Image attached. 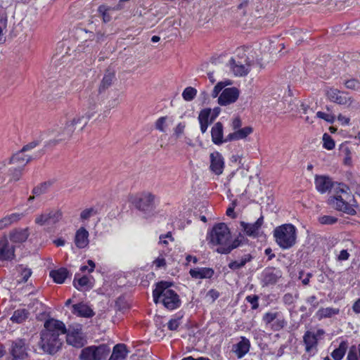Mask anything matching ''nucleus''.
I'll list each match as a JSON object with an SVG mask.
<instances>
[{"label":"nucleus","mask_w":360,"mask_h":360,"mask_svg":"<svg viewBox=\"0 0 360 360\" xmlns=\"http://www.w3.org/2000/svg\"><path fill=\"white\" fill-rule=\"evenodd\" d=\"M127 355V348L124 344H118L113 348L112 354L109 360H123Z\"/></svg>","instance_id":"c756f323"},{"label":"nucleus","mask_w":360,"mask_h":360,"mask_svg":"<svg viewBox=\"0 0 360 360\" xmlns=\"http://www.w3.org/2000/svg\"><path fill=\"white\" fill-rule=\"evenodd\" d=\"M212 141L216 145H221L223 143L227 142L224 139L223 135V125L221 122H217L212 128L211 130Z\"/></svg>","instance_id":"4be33fe9"},{"label":"nucleus","mask_w":360,"mask_h":360,"mask_svg":"<svg viewBox=\"0 0 360 360\" xmlns=\"http://www.w3.org/2000/svg\"><path fill=\"white\" fill-rule=\"evenodd\" d=\"M38 144L39 142L34 141L24 146L20 150L11 158L10 164L19 168H24L29 162L39 155V153L34 152V149Z\"/></svg>","instance_id":"423d86ee"},{"label":"nucleus","mask_w":360,"mask_h":360,"mask_svg":"<svg viewBox=\"0 0 360 360\" xmlns=\"http://www.w3.org/2000/svg\"><path fill=\"white\" fill-rule=\"evenodd\" d=\"M29 236L27 229L16 230L11 233V239L15 243H22L27 240Z\"/></svg>","instance_id":"473e14b6"},{"label":"nucleus","mask_w":360,"mask_h":360,"mask_svg":"<svg viewBox=\"0 0 360 360\" xmlns=\"http://www.w3.org/2000/svg\"><path fill=\"white\" fill-rule=\"evenodd\" d=\"M315 185L319 192L325 193L330 191L335 186V184L328 176H316L315 177Z\"/></svg>","instance_id":"6ab92c4d"},{"label":"nucleus","mask_w":360,"mask_h":360,"mask_svg":"<svg viewBox=\"0 0 360 360\" xmlns=\"http://www.w3.org/2000/svg\"><path fill=\"white\" fill-rule=\"evenodd\" d=\"M253 129L251 127L240 128L232 133H230L226 138V141H238L245 139L248 136L252 134Z\"/></svg>","instance_id":"aec40b11"},{"label":"nucleus","mask_w":360,"mask_h":360,"mask_svg":"<svg viewBox=\"0 0 360 360\" xmlns=\"http://www.w3.org/2000/svg\"><path fill=\"white\" fill-rule=\"evenodd\" d=\"M62 217L59 210H51L39 214L35 218V223L39 226H52L58 222Z\"/></svg>","instance_id":"f8f14e48"},{"label":"nucleus","mask_w":360,"mask_h":360,"mask_svg":"<svg viewBox=\"0 0 360 360\" xmlns=\"http://www.w3.org/2000/svg\"><path fill=\"white\" fill-rule=\"evenodd\" d=\"M352 309L353 311L356 313V314H359L360 313V298L358 299L353 304L352 306Z\"/></svg>","instance_id":"0e129e2a"},{"label":"nucleus","mask_w":360,"mask_h":360,"mask_svg":"<svg viewBox=\"0 0 360 360\" xmlns=\"http://www.w3.org/2000/svg\"><path fill=\"white\" fill-rule=\"evenodd\" d=\"M155 128L161 132H165L167 128V117H161L155 122Z\"/></svg>","instance_id":"37998d69"},{"label":"nucleus","mask_w":360,"mask_h":360,"mask_svg":"<svg viewBox=\"0 0 360 360\" xmlns=\"http://www.w3.org/2000/svg\"><path fill=\"white\" fill-rule=\"evenodd\" d=\"M11 354L14 359H23L26 355L25 343L22 340H18L11 346Z\"/></svg>","instance_id":"412c9836"},{"label":"nucleus","mask_w":360,"mask_h":360,"mask_svg":"<svg viewBox=\"0 0 360 360\" xmlns=\"http://www.w3.org/2000/svg\"><path fill=\"white\" fill-rule=\"evenodd\" d=\"M210 157V168L217 175L222 174L224 167V162L222 155L219 152L212 153Z\"/></svg>","instance_id":"a211bd4d"},{"label":"nucleus","mask_w":360,"mask_h":360,"mask_svg":"<svg viewBox=\"0 0 360 360\" xmlns=\"http://www.w3.org/2000/svg\"><path fill=\"white\" fill-rule=\"evenodd\" d=\"M95 114L96 112L90 110L82 115H77L67 120L63 126L49 131L43 138L44 146L51 147L68 141L75 134L81 132Z\"/></svg>","instance_id":"f257e3e1"},{"label":"nucleus","mask_w":360,"mask_h":360,"mask_svg":"<svg viewBox=\"0 0 360 360\" xmlns=\"http://www.w3.org/2000/svg\"><path fill=\"white\" fill-rule=\"evenodd\" d=\"M274 237L281 248L289 249L296 243V229L291 224L278 226L274 231Z\"/></svg>","instance_id":"39448f33"},{"label":"nucleus","mask_w":360,"mask_h":360,"mask_svg":"<svg viewBox=\"0 0 360 360\" xmlns=\"http://www.w3.org/2000/svg\"><path fill=\"white\" fill-rule=\"evenodd\" d=\"M189 273L193 278L202 279L211 278L214 274V271L211 268H197L191 269Z\"/></svg>","instance_id":"a878e982"},{"label":"nucleus","mask_w":360,"mask_h":360,"mask_svg":"<svg viewBox=\"0 0 360 360\" xmlns=\"http://www.w3.org/2000/svg\"><path fill=\"white\" fill-rule=\"evenodd\" d=\"M239 96V91L236 87L225 89L218 98L221 105H227L235 103Z\"/></svg>","instance_id":"f3484780"},{"label":"nucleus","mask_w":360,"mask_h":360,"mask_svg":"<svg viewBox=\"0 0 360 360\" xmlns=\"http://www.w3.org/2000/svg\"><path fill=\"white\" fill-rule=\"evenodd\" d=\"M327 98L332 102L342 105L349 106L352 104L354 99L348 94L342 92L337 89L330 88L326 91Z\"/></svg>","instance_id":"ddd939ff"},{"label":"nucleus","mask_w":360,"mask_h":360,"mask_svg":"<svg viewBox=\"0 0 360 360\" xmlns=\"http://www.w3.org/2000/svg\"><path fill=\"white\" fill-rule=\"evenodd\" d=\"M347 359V360H359L356 354L352 351L348 353Z\"/></svg>","instance_id":"774afa93"},{"label":"nucleus","mask_w":360,"mask_h":360,"mask_svg":"<svg viewBox=\"0 0 360 360\" xmlns=\"http://www.w3.org/2000/svg\"><path fill=\"white\" fill-rule=\"evenodd\" d=\"M22 169L23 168H19L15 165H12V167L10 168L12 179L15 181L19 180L21 176Z\"/></svg>","instance_id":"c03bdc74"},{"label":"nucleus","mask_w":360,"mask_h":360,"mask_svg":"<svg viewBox=\"0 0 360 360\" xmlns=\"http://www.w3.org/2000/svg\"><path fill=\"white\" fill-rule=\"evenodd\" d=\"M197 94V90L191 86L186 87L183 93L182 96L185 101H192Z\"/></svg>","instance_id":"58836bf2"},{"label":"nucleus","mask_w":360,"mask_h":360,"mask_svg":"<svg viewBox=\"0 0 360 360\" xmlns=\"http://www.w3.org/2000/svg\"><path fill=\"white\" fill-rule=\"evenodd\" d=\"M115 77V74L111 72H107L104 76L101 82L100 86H99V91L101 92L106 89H108L113 82Z\"/></svg>","instance_id":"f704fd0d"},{"label":"nucleus","mask_w":360,"mask_h":360,"mask_svg":"<svg viewBox=\"0 0 360 360\" xmlns=\"http://www.w3.org/2000/svg\"><path fill=\"white\" fill-rule=\"evenodd\" d=\"M28 317V311L25 309H18L14 311L11 319L13 322L22 323Z\"/></svg>","instance_id":"c9c22d12"},{"label":"nucleus","mask_w":360,"mask_h":360,"mask_svg":"<svg viewBox=\"0 0 360 360\" xmlns=\"http://www.w3.org/2000/svg\"><path fill=\"white\" fill-rule=\"evenodd\" d=\"M345 85L347 89H357L360 86L359 82L356 79H349L345 82Z\"/></svg>","instance_id":"8fccbe9b"},{"label":"nucleus","mask_w":360,"mask_h":360,"mask_svg":"<svg viewBox=\"0 0 360 360\" xmlns=\"http://www.w3.org/2000/svg\"><path fill=\"white\" fill-rule=\"evenodd\" d=\"M258 296L257 295H252V296H248L246 297V300L248 302H250L252 304V308L255 309L258 307Z\"/></svg>","instance_id":"603ef678"},{"label":"nucleus","mask_w":360,"mask_h":360,"mask_svg":"<svg viewBox=\"0 0 360 360\" xmlns=\"http://www.w3.org/2000/svg\"><path fill=\"white\" fill-rule=\"evenodd\" d=\"M281 276L282 274L280 270L269 269L264 274L263 281L266 285H273L278 281Z\"/></svg>","instance_id":"b1692460"},{"label":"nucleus","mask_w":360,"mask_h":360,"mask_svg":"<svg viewBox=\"0 0 360 360\" xmlns=\"http://www.w3.org/2000/svg\"><path fill=\"white\" fill-rule=\"evenodd\" d=\"M349 257V253L346 250H342L340 251V254L338 256V260L339 261H345L347 260Z\"/></svg>","instance_id":"052dcab7"},{"label":"nucleus","mask_w":360,"mask_h":360,"mask_svg":"<svg viewBox=\"0 0 360 360\" xmlns=\"http://www.w3.org/2000/svg\"><path fill=\"white\" fill-rule=\"evenodd\" d=\"M65 334H67L66 341L68 345L75 347H82L85 344L84 335L80 325L70 326L68 329H66Z\"/></svg>","instance_id":"9d476101"},{"label":"nucleus","mask_w":360,"mask_h":360,"mask_svg":"<svg viewBox=\"0 0 360 360\" xmlns=\"http://www.w3.org/2000/svg\"><path fill=\"white\" fill-rule=\"evenodd\" d=\"M319 221L321 224L331 225L338 221V218L333 216L324 215L319 218Z\"/></svg>","instance_id":"a19ab883"},{"label":"nucleus","mask_w":360,"mask_h":360,"mask_svg":"<svg viewBox=\"0 0 360 360\" xmlns=\"http://www.w3.org/2000/svg\"><path fill=\"white\" fill-rule=\"evenodd\" d=\"M22 217V214L13 213L10 215L5 217L6 219H8V225H11L14 222L19 221Z\"/></svg>","instance_id":"09e8293b"},{"label":"nucleus","mask_w":360,"mask_h":360,"mask_svg":"<svg viewBox=\"0 0 360 360\" xmlns=\"http://www.w3.org/2000/svg\"><path fill=\"white\" fill-rule=\"evenodd\" d=\"M338 120L340 122H341L342 124L347 125L349 123V118H348L342 115H339L338 117Z\"/></svg>","instance_id":"69168bd1"},{"label":"nucleus","mask_w":360,"mask_h":360,"mask_svg":"<svg viewBox=\"0 0 360 360\" xmlns=\"http://www.w3.org/2000/svg\"><path fill=\"white\" fill-rule=\"evenodd\" d=\"M20 268H21L20 274L22 276V281L23 282H26L28 280V278L30 277V276L32 274V271L30 269L22 268V267H20Z\"/></svg>","instance_id":"3c124183"},{"label":"nucleus","mask_w":360,"mask_h":360,"mask_svg":"<svg viewBox=\"0 0 360 360\" xmlns=\"http://www.w3.org/2000/svg\"><path fill=\"white\" fill-rule=\"evenodd\" d=\"M296 297H297V296H293L290 293H287V294L284 295V296L283 297V300L285 304L290 305V304H292L295 302V300Z\"/></svg>","instance_id":"5fc2aeb1"},{"label":"nucleus","mask_w":360,"mask_h":360,"mask_svg":"<svg viewBox=\"0 0 360 360\" xmlns=\"http://www.w3.org/2000/svg\"><path fill=\"white\" fill-rule=\"evenodd\" d=\"M15 257V247L6 238L0 239V262L11 261Z\"/></svg>","instance_id":"2eb2a0df"},{"label":"nucleus","mask_w":360,"mask_h":360,"mask_svg":"<svg viewBox=\"0 0 360 360\" xmlns=\"http://www.w3.org/2000/svg\"><path fill=\"white\" fill-rule=\"evenodd\" d=\"M242 126V122L240 118L236 117L233 120L231 123L232 129L236 131L238 129H240Z\"/></svg>","instance_id":"680f3d73"},{"label":"nucleus","mask_w":360,"mask_h":360,"mask_svg":"<svg viewBox=\"0 0 360 360\" xmlns=\"http://www.w3.org/2000/svg\"><path fill=\"white\" fill-rule=\"evenodd\" d=\"M231 83L230 82H220L217 83V84L214 86L212 92V96L214 98H216L219 93L222 90L224 87H225L227 85L231 84Z\"/></svg>","instance_id":"a18cd8bd"},{"label":"nucleus","mask_w":360,"mask_h":360,"mask_svg":"<svg viewBox=\"0 0 360 360\" xmlns=\"http://www.w3.org/2000/svg\"><path fill=\"white\" fill-rule=\"evenodd\" d=\"M347 349V344L346 342L343 341L340 342L339 347L331 353V356L334 360H341L345 356Z\"/></svg>","instance_id":"72a5a7b5"},{"label":"nucleus","mask_w":360,"mask_h":360,"mask_svg":"<svg viewBox=\"0 0 360 360\" xmlns=\"http://www.w3.org/2000/svg\"><path fill=\"white\" fill-rule=\"evenodd\" d=\"M98 11L102 13L103 18L105 22H108L110 20V16L107 13L108 8L105 6H99Z\"/></svg>","instance_id":"4d7b16f0"},{"label":"nucleus","mask_w":360,"mask_h":360,"mask_svg":"<svg viewBox=\"0 0 360 360\" xmlns=\"http://www.w3.org/2000/svg\"><path fill=\"white\" fill-rule=\"evenodd\" d=\"M44 328L41 335V348L52 354L60 348L63 341L59 336L66 333V327L62 321L51 319L44 323Z\"/></svg>","instance_id":"f03ea898"},{"label":"nucleus","mask_w":360,"mask_h":360,"mask_svg":"<svg viewBox=\"0 0 360 360\" xmlns=\"http://www.w3.org/2000/svg\"><path fill=\"white\" fill-rule=\"evenodd\" d=\"M75 243L78 248H84L89 244V232L86 229L81 227L75 234Z\"/></svg>","instance_id":"5701e85b"},{"label":"nucleus","mask_w":360,"mask_h":360,"mask_svg":"<svg viewBox=\"0 0 360 360\" xmlns=\"http://www.w3.org/2000/svg\"><path fill=\"white\" fill-rule=\"evenodd\" d=\"M186 125L184 123H179L174 129V135L179 138L184 131Z\"/></svg>","instance_id":"6e6d98bb"},{"label":"nucleus","mask_w":360,"mask_h":360,"mask_svg":"<svg viewBox=\"0 0 360 360\" xmlns=\"http://www.w3.org/2000/svg\"><path fill=\"white\" fill-rule=\"evenodd\" d=\"M94 214V210L93 208L86 209L81 212L80 217L82 219H87L90 217H91Z\"/></svg>","instance_id":"864d4df0"},{"label":"nucleus","mask_w":360,"mask_h":360,"mask_svg":"<svg viewBox=\"0 0 360 360\" xmlns=\"http://www.w3.org/2000/svg\"><path fill=\"white\" fill-rule=\"evenodd\" d=\"M153 264L157 268H160L166 265V262L163 257H158L154 260Z\"/></svg>","instance_id":"e2e57ef3"},{"label":"nucleus","mask_w":360,"mask_h":360,"mask_svg":"<svg viewBox=\"0 0 360 360\" xmlns=\"http://www.w3.org/2000/svg\"><path fill=\"white\" fill-rule=\"evenodd\" d=\"M231 232L224 223L215 225L207 236L208 243L212 245H217V251L221 254H228L232 250L238 247L244 237L239 235L233 241L231 240Z\"/></svg>","instance_id":"7ed1b4c3"},{"label":"nucleus","mask_w":360,"mask_h":360,"mask_svg":"<svg viewBox=\"0 0 360 360\" xmlns=\"http://www.w3.org/2000/svg\"><path fill=\"white\" fill-rule=\"evenodd\" d=\"M211 114L210 109H204L200 111L198 115V120L200 124V130L202 134H204L212 121H209V117Z\"/></svg>","instance_id":"bb28decb"},{"label":"nucleus","mask_w":360,"mask_h":360,"mask_svg":"<svg viewBox=\"0 0 360 360\" xmlns=\"http://www.w3.org/2000/svg\"><path fill=\"white\" fill-rule=\"evenodd\" d=\"M316 300V297L314 295H312L307 299V302L310 303L313 307L315 308L318 306V303L315 302Z\"/></svg>","instance_id":"338daca9"},{"label":"nucleus","mask_w":360,"mask_h":360,"mask_svg":"<svg viewBox=\"0 0 360 360\" xmlns=\"http://www.w3.org/2000/svg\"><path fill=\"white\" fill-rule=\"evenodd\" d=\"M155 196L150 192L137 193L130 197V202L139 211L143 212L146 217L153 214L155 210Z\"/></svg>","instance_id":"0eeeda50"},{"label":"nucleus","mask_w":360,"mask_h":360,"mask_svg":"<svg viewBox=\"0 0 360 360\" xmlns=\"http://www.w3.org/2000/svg\"><path fill=\"white\" fill-rule=\"evenodd\" d=\"M229 65L233 74L239 77L246 75L250 68V63L247 59L242 61L236 58H231L229 61Z\"/></svg>","instance_id":"4468645a"},{"label":"nucleus","mask_w":360,"mask_h":360,"mask_svg":"<svg viewBox=\"0 0 360 360\" xmlns=\"http://www.w3.org/2000/svg\"><path fill=\"white\" fill-rule=\"evenodd\" d=\"M264 223L263 217H260L255 223L240 221V224L244 233L250 237L256 238L259 234L260 229Z\"/></svg>","instance_id":"dca6fc26"},{"label":"nucleus","mask_w":360,"mask_h":360,"mask_svg":"<svg viewBox=\"0 0 360 360\" xmlns=\"http://www.w3.org/2000/svg\"><path fill=\"white\" fill-rule=\"evenodd\" d=\"M74 286L79 290H82L84 289H89L92 287L91 282L90 279L84 276L81 278L77 279L75 277L74 280Z\"/></svg>","instance_id":"2f4dec72"},{"label":"nucleus","mask_w":360,"mask_h":360,"mask_svg":"<svg viewBox=\"0 0 360 360\" xmlns=\"http://www.w3.org/2000/svg\"><path fill=\"white\" fill-rule=\"evenodd\" d=\"M325 333L322 329H319L316 332L307 331L303 336V342L305 345V350L307 353L314 354L317 350L318 340Z\"/></svg>","instance_id":"9b49d317"},{"label":"nucleus","mask_w":360,"mask_h":360,"mask_svg":"<svg viewBox=\"0 0 360 360\" xmlns=\"http://www.w3.org/2000/svg\"><path fill=\"white\" fill-rule=\"evenodd\" d=\"M167 239H169L171 241L173 240V238L170 232H168L166 235H161L160 236V243L161 244L167 245L169 243Z\"/></svg>","instance_id":"bf43d9fd"},{"label":"nucleus","mask_w":360,"mask_h":360,"mask_svg":"<svg viewBox=\"0 0 360 360\" xmlns=\"http://www.w3.org/2000/svg\"><path fill=\"white\" fill-rule=\"evenodd\" d=\"M250 347V341L245 338H242L241 340L236 345L234 352L238 358H242L249 352Z\"/></svg>","instance_id":"cd10ccee"},{"label":"nucleus","mask_w":360,"mask_h":360,"mask_svg":"<svg viewBox=\"0 0 360 360\" xmlns=\"http://www.w3.org/2000/svg\"><path fill=\"white\" fill-rule=\"evenodd\" d=\"M153 296L156 304L161 302L168 309H176L180 304L179 295L168 288L166 282L158 283L153 292Z\"/></svg>","instance_id":"20e7f679"},{"label":"nucleus","mask_w":360,"mask_h":360,"mask_svg":"<svg viewBox=\"0 0 360 360\" xmlns=\"http://www.w3.org/2000/svg\"><path fill=\"white\" fill-rule=\"evenodd\" d=\"M110 352V348L106 345L89 346L82 349L80 360H101L106 357Z\"/></svg>","instance_id":"6e6552de"},{"label":"nucleus","mask_w":360,"mask_h":360,"mask_svg":"<svg viewBox=\"0 0 360 360\" xmlns=\"http://www.w3.org/2000/svg\"><path fill=\"white\" fill-rule=\"evenodd\" d=\"M68 271L65 268H60L56 270H52L49 273L50 277L53 278L56 283H63L68 277Z\"/></svg>","instance_id":"c85d7f7f"},{"label":"nucleus","mask_w":360,"mask_h":360,"mask_svg":"<svg viewBox=\"0 0 360 360\" xmlns=\"http://www.w3.org/2000/svg\"><path fill=\"white\" fill-rule=\"evenodd\" d=\"M339 309L332 307H322L316 311V316L319 320H321L326 318H330L333 316L339 314Z\"/></svg>","instance_id":"7c9ffc66"},{"label":"nucleus","mask_w":360,"mask_h":360,"mask_svg":"<svg viewBox=\"0 0 360 360\" xmlns=\"http://www.w3.org/2000/svg\"><path fill=\"white\" fill-rule=\"evenodd\" d=\"M72 313L77 316L89 318L94 316L93 310L86 304L79 303L72 306Z\"/></svg>","instance_id":"393cba45"},{"label":"nucleus","mask_w":360,"mask_h":360,"mask_svg":"<svg viewBox=\"0 0 360 360\" xmlns=\"http://www.w3.org/2000/svg\"><path fill=\"white\" fill-rule=\"evenodd\" d=\"M181 317L172 319L167 323L168 328L170 330H176L181 323Z\"/></svg>","instance_id":"49530a36"},{"label":"nucleus","mask_w":360,"mask_h":360,"mask_svg":"<svg viewBox=\"0 0 360 360\" xmlns=\"http://www.w3.org/2000/svg\"><path fill=\"white\" fill-rule=\"evenodd\" d=\"M333 187L335 192V195H342V196H352L348 192L349 188L347 186L342 184H337L336 185L335 184Z\"/></svg>","instance_id":"ea45409f"},{"label":"nucleus","mask_w":360,"mask_h":360,"mask_svg":"<svg viewBox=\"0 0 360 360\" xmlns=\"http://www.w3.org/2000/svg\"><path fill=\"white\" fill-rule=\"evenodd\" d=\"M51 186V183L50 181L41 183L33 188L32 193L34 195L37 196L43 195L48 192Z\"/></svg>","instance_id":"4c0bfd02"},{"label":"nucleus","mask_w":360,"mask_h":360,"mask_svg":"<svg viewBox=\"0 0 360 360\" xmlns=\"http://www.w3.org/2000/svg\"><path fill=\"white\" fill-rule=\"evenodd\" d=\"M251 256L246 255L239 260L233 261L229 263V267L233 270H237L245 265V264L251 260Z\"/></svg>","instance_id":"e433bc0d"},{"label":"nucleus","mask_w":360,"mask_h":360,"mask_svg":"<svg viewBox=\"0 0 360 360\" xmlns=\"http://www.w3.org/2000/svg\"><path fill=\"white\" fill-rule=\"evenodd\" d=\"M277 317V313H271V312H268L266 314H264V317H263V320L266 323H270L271 322H272L275 319H276Z\"/></svg>","instance_id":"13d9d810"},{"label":"nucleus","mask_w":360,"mask_h":360,"mask_svg":"<svg viewBox=\"0 0 360 360\" xmlns=\"http://www.w3.org/2000/svg\"><path fill=\"white\" fill-rule=\"evenodd\" d=\"M354 200L353 196H342V195H334L328 199L329 204L337 210L342 211L348 214L354 215L356 210L351 204V200Z\"/></svg>","instance_id":"1a4fd4ad"},{"label":"nucleus","mask_w":360,"mask_h":360,"mask_svg":"<svg viewBox=\"0 0 360 360\" xmlns=\"http://www.w3.org/2000/svg\"><path fill=\"white\" fill-rule=\"evenodd\" d=\"M316 117L320 119H323L329 123H333L335 120V117L333 115L326 114L321 111L317 112Z\"/></svg>","instance_id":"de8ad7c7"},{"label":"nucleus","mask_w":360,"mask_h":360,"mask_svg":"<svg viewBox=\"0 0 360 360\" xmlns=\"http://www.w3.org/2000/svg\"><path fill=\"white\" fill-rule=\"evenodd\" d=\"M323 147L328 150H332L335 147V142L333 139L328 134H324L323 136Z\"/></svg>","instance_id":"79ce46f5"}]
</instances>
